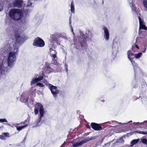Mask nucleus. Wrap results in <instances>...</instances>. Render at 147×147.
<instances>
[{"instance_id": "4c0bfd02", "label": "nucleus", "mask_w": 147, "mask_h": 147, "mask_svg": "<svg viewBox=\"0 0 147 147\" xmlns=\"http://www.w3.org/2000/svg\"><path fill=\"white\" fill-rule=\"evenodd\" d=\"M132 122V121H129L128 122L126 123H119V122H117V123H118L121 124H122V125H125L126 124H128L129 123H131V122Z\"/></svg>"}, {"instance_id": "9d476101", "label": "nucleus", "mask_w": 147, "mask_h": 147, "mask_svg": "<svg viewBox=\"0 0 147 147\" xmlns=\"http://www.w3.org/2000/svg\"><path fill=\"white\" fill-rule=\"evenodd\" d=\"M138 18L139 20V32H141V30H147V27L145 26L143 21L142 20L140 17L138 16Z\"/></svg>"}, {"instance_id": "473e14b6", "label": "nucleus", "mask_w": 147, "mask_h": 147, "mask_svg": "<svg viewBox=\"0 0 147 147\" xmlns=\"http://www.w3.org/2000/svg\"><path fill=\"white\" fill-rule=\"evenodd\" d=\"M0 122L1 123L3 122H7V121L5 119H0Z\"/></svg>"}, {"instance_id": "09e8293b", "label": "nucleus", "mask_w": 147, "mask_h": 147, "mask_svg": "<svg viewBox=\"0 0 147 147\" xmlns=\"http://www.w3.org/2000/svg\"><path fill=\"white\" fill-rule=\"evenodd\" d=\"M145 10L147 11V7L145 8Z\"/></svg>"}, {"instance_id": "7ed1b4c3", "label": "nucleus", "mask_w": 147, "mask_h": 147, "mask_svg": "<svg viewBox=\"0 0 147 147\" xmlns=\"http://www.w3.org/2000/svg\"><path fill=\"white\" fill-rule=\"evenodd\" d=\"M21 11L18 9H13L9 12V14L10 18L15 21H17L19 22L21 21L23 11L24 12V9Z\"/></svg>"}, {"instance_id": "6ab92c4d", "label": "nucleus", "mask_w": 147, "mask_h": 147, "mask_svg": "<svg viewBox=\"0 0 147 147\" xmlns=\"http://www.w3.org/2000/svg\"><path fill=\"white\" fill-rule=\"evenodd\" d=\"M130 7L131 9V10L133 13L134 14H137L138 16V13H137V11L136 9V7L134 5H132L130 6Z\"/></svg>"}, {"instance_id": "f03ea898", "label": "nucleus", "mask_w": 147, "mask_h": 147, "mask_svg": "<svg viewBox=\"0 0 147 147\" xmlns=\"http://www.w3.org/2000/svg\"><path fill=\"white\" fill-rule=\"evenodd\" d=\"M21 32V30L20 28H14L13 30L11 31L10 32L9 35L10 37L13 40V38H15L16 41V43L13 42L19 47V46L17 43L20 45L22 43L24 42L27 39V38L25 36H22L20 37V34ZM13 42H11V41L9 42L7 45L5 46L4 47L9 45L10 43Z\"/></svg>"}, {"instance_id": "f3484780", "label": "nucleus", "mask_w": 147, "mask_h": 147, "mask_svg": "<svg viewBox=\"0 0 147 147\" xmlns=\"http://www.w3.org/2000/svg\"><path fill=\"white\" fill-rule=\"evenodd\" d=\"M134 71L135 76L136 77V75H140L142 74V71L141 69L137 66L134 68Z\"/></svg>"}, {"instance_id": "4be33fe9", "label": "nucleus", "mask_w": 147, "mask_h": 147, "mask_svg": "<svg viewBox=\"0 0 147 147\" xmlns=\"http://www.w3.org/2000/svg\"><path fill=\"white\" fill-rule=\"evenodd\" d=\"M144 138V137L141 139V141L140 142V143H142L144 145L147 146V140Z\"/></svg>"}, {"instance_id": "dca6fc26", "label": "nucleus", "mask_w": 147, "mask_h": 147, "mask_svg": "<svg viewBox=\"0 0 147 147\" xmlns=\"http://www.w3.org/2000/svg\"><path fill=\"white\" fill-rule=\"evenodd\" d=\"M44 72L47 73H50L53 71V69L51 68L48 64H46L44 69Z\"/></svg>"}, {"instance_id": "f257e3e1", "label": "nucleus", "mask_w": 147, "mask_h": 147, "mask_svg": "<svg viewBox=\"0 0 147 147\" xmlns=\"http://www.w3.org/2000/svg\"><path fill=\"white\" fill-rule=\"evenodd\" d=\"M19 47L12 42L0 49V77L13 67L16 60Z\"/></svg>"}, {"instance_id": "cd10ccee", "label": "nucleus", "mask_w": 147, "mask_h": 147, "mask_svg": "<svg viewBox=\"0 0 147 147\" xmlns=\"http://www.w3.org/2000/svg\"><path fill=\"white\" fill-rule=\"evenodd\" d=\"M80 34L81 35V36H82L83 38V40H84L83 43L84 44H85V41L86 40V39L85 37L84 36L83 34L81 31H80Z\"/></svg>"}, {"instance_id": "c756f323", "label": "nucleus", "mask_w": 147, "mask_h": 147, "mask_svg": "<svg viewBox=\"0 0 147 147\" xmlns=\"http://www.w3.org/2000/svg\"><path fill=\"white\" fill-rule=\"evenodd\" d=\"M42 82L45 83L46 85H47V86L48 87V88H49V85H51V84H49L48 82V81H47V80H44L42 81Z\"/></svg>"}, {"instance_id": "37998d69", "label": "nucleus", "mask_w": 147, "mask_h": 147, "mask_svg": "<svg viewBox=\"0 0 147 147\" xmlns=\"http://www.w3.org/2000/svg\"><path fill=\"white\" fill-rule=\"evenodd\" d=\"M86 127L87 128H90V126L88 125H86Z\"/></svg>"}, {"instance_id": "393cba45", "label": "nucleus", "mask_w": 147, "mask_h": 147, "mask_svg": "<svg viewBox=\"0 0 147 147\" xmlns=\"http://www.w3.org/2000/svg\"><path fill=\"white\" fill-rule=\"evenodd\" d=\"M142 53H139L137 54H136L135 55V57L136 59L140 58L142 55Z\"/></svg>"}, {"instance_id": "20e7f679", "label": "nucleus", "mask_w": 147, "mask_h": 147, "mask_svg": "<svg viewBox=\"0 0 147 147\" xmlns=\"http://www.w3.org/2000/svg\"><path fill=\"white\" fill-rule=\"evenodd\" d=\"M39 110L40 116L39 119H38L36 122L34 124L33 127H34L40 125L41 124L40 123L42 117L45 113L44 109L42 105L40 103H37L35 105L34 108V113L36 115H37L38 113V110Z\"/></svg>"}, {"instance_id": "a19ab883", "label": "nucleus", "mask_w": 147, "mask_h": 147, "mask_svg": "<svg viewBox=\"0 0 147 147\" xmlns=\"http://www.w3.org/2000/svg\"><path fill=\"white\" fill-rule=\"evenodd\" d=\"M65 68L66 69V72H67L68 71L67 66L66 64H65Z\"/></svg>"}, {"instance_id": "b1692460", "label": "nucleus", "mask_w": 147, "mask_h": 147, "mask_svg": "<svg viewBox=\"0 0 147 147\" xmlns=\"http://www.w3.org/2000/svg\"><path fill=\"white\" fill-rule=\"evenodd\" d=\"M127 55L128 59L131 58V56L134 55L130 51H129L127 52Z\"/></svg>"}, {"instance_id": "a878e982", "label": "nucleus", "mask_w": 147, "mask_h": 147, "mask_svg": "<svg viewBox=\"0 0 147 147\" xmlns=\"http://www.w3.org/2000/svg\"><path fill=\"white\" fill-rule=\"evenodd\" d=\"M69 25L71 27V31L72 32V33H73V34L74 35L75 34H74V32L73 31V28L71 25V20L70 19V18H69Z\"/></svg>"}, {"instance_id": "2f4dec72", "label": "nucleus", "mask_w": 147, "mask_h": 147, "mask_svg": "<svg viewBox=\"0 0 147 147\" xmlns=\"http://www.w3.org/2000/svg\"><path fill=\"white\" fill-rule=\"evenodd\" d=\"M2 134L4 135V137H10L9 134L8 133H3Z\"/></svg>"}, {"instance_id": "3c124183", "label": "nucleus", "mask_w": 147, "mask_h": 147, "mask_svg": "<svg viewBox=\"0 0 147 147\" xmlns=\"http://www.w3.org/2000/svg\"><path fill=\"white\" fill-rule=\"evenodd\" d=\"M62 147V146H61V147Z\"/></svg>"}, {"instance_id": "aec40b11", "label": "nucleus", "mask_w": 147, "mask_h": 147, "mask_svg": "<svg viewBox=\"0 0 147 147\" xmlns=\"http://www.w3.org/2000/svg\"><path fill=\"white\" fill-rule=\"evenodd\" d=\"M139 139H134L132 140L130 142L131 146H133L134 145L138 143L139 141Z\"/></svg>"}, {"instance_id": "8fccbe9b", "label": "nucleus", "mask_w": 147, "mask_h": 147, "mask_svg": "<svg viewBox=\"0 0 147 147\" xmlns=\"http://www.w3.org/2000/svg\"><path fill=\"white\" fill-rule=\"evenodd\" d=\"M121 140L123 141V140L122 138H121Z\"/></svg>"}, {"instance_id": "49530a36", "label": "nucleus", "mask_w": 147, "mask_h": 147, "mask_svg": "<svg viewBox=\"0 0 147 147\" xmlns=\"http://www.w3.org/2000/svg\"><path fill=\"white\" fill-rule=\"evenodd\" d=\"M80 44H81V47H83V44L82 43V42H80Z\"/></svg>"}, {"instance_id": "a18cd8bd", "label": "nucleus", "mask_w": 147, "mask_h": 147, "mask_svg": "<svg viewBox=\"0 0 147 147\" xmlns=\"http://www.w3.org/2000/svg\"><path fill=\"white\" fill-rule=\"evenodd\" d=\"M133 123H134H134H135V124H139V123H139V122H136H136H134Z\"/></svg>"}, {"instance_id": "ea45409f", "label": "nucleus", "mask_w": 147, "mask_h": 147, "mask_svg": "<svg viewBox=\"0 0 147 147\" xmlns=\"http://www.w3.org/2000/svg\"><path fill=\"white\" fill-rule=\"evenodd\" d=\"M135 46L136 47L137 49H139V47L137 45V40H136V42L135 43Z\"/></svg>"}, {"instance_id": "c9c22d12", "label": "nucleus", "mask_w": 147, "mask_h": 147, "mask_svg": "<svg viewBox=\"0 0 147 147\" xmlns=\"http://www.w3.org/2000/svg\"><path fill=\"white\" fill-rule=\"evenodd\" d=\"M37 86H38L41 87H44V85L42 83H37L36 84Z\"/></svg>"}, {"instance_id": "0eeeda50", "label": "nucleus", "mask_w": 147, "mask_h": 147, "mask_svg": "<svg viewBox=\"0 0 147 147\" xmlns=\"http://www.w3.org/2000/svg\"><path fill=\"white\" fill-rule=\"evenodd\" d=\"M92 139L93 138L92 137L90 138L88 137L84 139L78 143H74V142H71V143L73 144L71 146V147H79Z\"/></svg>"}, {"instance_id": "72a5a7b5", "label": "nucleus", "mask_w": 147, "mask_h": 147, "mask_svg": "<svg viewBox=\"0 0 147 147\" xmlns=\"http://www.w3.org/2000/svg\"><path fill=\"white\" fill-rule=\"evenodd\" d=\"M57 58H55V59H54L53 58L52 60L53 61V63L54 64H56L57 63L58 61L57 60Z\"/></svg>"}, {"instance_id": "a211bd4d", "label": "nucleus", "mask_w": 147, "mask_h": 147, "mask_svg": "<svg viewBox=\"0 0 147 147\" xmlns=\"http://www.w3.org/2000/svg\"><path fill=\"white\" fill-rule=\"evenodd\" d=\"M21 124H22V123H17L15 124L14 125V126L16 127L17 130L18 131H20L22 129L28 126L27 124H26L25 125L22 126H18V125Z\"/></svg>"}, {"instance_id": "bb28decb", "label": "nucleus", "mask_w": 147, "mask_h": 147, "mask_svg": "<svg viewBox=\"0 0 147 147\" xmlns=\"http://www.w3.org/2000/svg\"><path fill=\"white\" fill-rule=\"evenodd\" d=\"M129 59L130 61L131 62L132 64L133 65V67H134H134H136V66H137V65L135 63V62L134 61H133L131 59V58H130V59Z\"/></svg>"}, {"instance_id": "ddd939ff", "label": "nucleus", "mask_w": 147, "mask_h": 147, "mask_svg": "<svg viewBox=\"0 0 147 147\" xmlns=\"http://www.w3.org/2000/svg\"><path fill=\"white\" fill-rule=\"evenodd\" d=\"M20 101L22 102L25 103L26 104L28 101V97L27 94L25 93H23L21 95Z\"/></svg>"}, {"instance_id": "2eb2a0df", "label": "nucleus", "mask_w": 147, "mask_h": 147, "mask_svg": "<svg viewBox=\"0 0 147 147\" xmlns=\"http://www.w3.org/2000/svg\"><path fill=\"white\" fill-rule=\"evenodd\" d=\"M91 125L93 129L95 130L98 131L102 129V127L99 124L94 123H92Z\"/></svg>"}, {"instance_id": "e433bc0d", "label": "nucleus", "mask_w": 147, "mask_h": 147, "mask_svg": "<svg viewBox=\"0 0 147 147\" xmlns=\"http://www.w3.org/2000/svg\"><path fill=\"white\" fill-rule=\"evenodd\" d=\"M32 94L33 96H34L35 95V93L36 92V89H32Z\"/></svg>"}, {"instance_id": "412c9836", "label": "nucleus", "mask_w": 147, "mask_h": 147, "mask_svg": "<svg viewBox=\"0 0 147 147\" xmlns=\"http://www.w3.org/2000/svg\"><path fill=\"white\" fill-rule=\"evenodd\" d=\"M60 34L59 38H62L63 39H64L65 40H67L68 39L67 36H66L65 33H62L61 34L59 33Z\"/></svg>"}, {"instance_id": "f704fd0d", "label": "nucleus", "mask_w": 147, "mask_h": 147, "mask_svg": "<svg viewBox=\"0 0 147 147\" xmlns=\"http://www.w3.org/2000/svg\"><path fill=\"white\" fill-rule=\"evenodd\" d=\"M128 1L130 5V6H131V5H134V0H128Z\"/></svg>"}, {"instance_id": "c03bdc74", "label": "nucleus", "mask_w": 147, "mask_h": 147, "mask_svg": "<svg viewBox=\"0 0 147 147\" xmlns=\"http://www.w3.org/2000/svg\"><path fill=\"white\" fill-rule=\"evenodd\" d=\"M146 51V48H145L144 50L142 51L143 53H145Z\"/></svg>"}, {"instance_id": "423d86ee", "label": "nucleus", "mask_w": 147, "mask_h": 147, "mask_svg": "<svg viewBox=\"0 0 147 147\" xmlns=\"http://www.w3.org/2000/svg\"><path fill=\"white\" fill-rule=\"evenodd\" d=\"M33 45L36 47H42L45 46L44 41L39 37H37L34 40Z\"/></svg>"}, {"instance_id": "6e6552de", "label": "nucleus", "mask_w": 147, "mask_h": 147, "mask_svg": "<svg viewBox=\"0 0 147 147\" xmlns=\"http://www.w3.org/2000/svg\"><path fill=\"white\" fill-rule=\"evenodd\" d=\"M35 76L36 78H33L30 84L31 85L42 80L45 75L43 72H42L40 74L38 78H37V77L38 76V75L35 74Z\"/></svg>"}, {"instance_id": "c85d7f7f", "label": "nucleus", "mask_w": 147, "mask_h": 147, "mask_svg": "<svg viewBox=\"0 0 147 147\" xmlns=\"http://www.w3.org/2000/svg\"><path fill=\"white\" fill-rule=\"evenodd\" d=\"M137 132L138 134H142L143 135L147 134V131H138Z\"/></svg>"}, {"instance_id": "de8ad7c7", "label": "nucleus", "mask_w": 147, "mask_h": 147, "mask_svg": "<svg viewBox=\"0 0 147 147\" xmlns=\"http://www.w3.org/2000/svg\"><path fill=\"white\" fill-rule=\"evenodd\" d=\"M101 102H105V100H101Z\"/></svg>"}, {"instance_id": "1a4fd4ad", "label": "nucleus", "mask_w": 147, "mask_h": 147, "mask_svg": "<svg viewBox=\"0 0 147 147\" xmlns=\"http://www.w3.org/2000/svg\"><path fill=\"white\" fill-rule=\"evenodd\" d=\"M49 88L51 92L54 97L55 98L57 96V94L59 92V90L57 89V87L52 85H49Z\"/></svg>"}, {"instance_id": "f8f14e48", "label": "nucleus", "mask_w": 147, "mask_h": 147, "mask_svg": "<svg viewBox=\"0 0 147 147\" xmlns=\"http://www.w3.org/2000/svg\"><path fill=\"white\" fill-rule=\"evenodd\" d=\"M51 46L50 45V54L51 56L54 59H57V53L56 51L54 50L53 49L55 48L54 45H52L51 47Z\"/></svg>"}, {"instance_id": "39448f33", "label": "nucleus", "mask_w": 147, "mask_h": 147, "mask_svg": "<svg viewBox=\"0 0 147 147\" xmlns=\"http://www.w3.org/2000/svg\"><path fill=\"white\" fill-rule=\"evenodd\" d=\"M60 34L58 33H56L50 35L49 41L51 46L54 45V44L55 43L57 45H60L61 39L59 38H58Z\"/></svg>"}, {"instance_id": "79ce46f5", "label": "nucleus", "mask_w": 147, "mask_h": 147, "mask_svg": "<svg viewBox=\"0 0 147 147\" xmlns=\"http://www.w3.org/2000/svg\"><path fill=\"white\" fill-rule=\"evenodd\" d=\"M3 10V6L1 4H0V11Z\"/></svg>"}, {"instance_id": "4468645a", "label": "nucleus", "mask_w": 147, "mask_h": 147, "mask_svg": "<svg viewBox=\"0 0 147 147\" xmlns=\"http://www.w3.org/2000/svg\"><path fill=\"white\" fill-rule=\"evenodd\" d=\"M23 4V2L21 0H15L13 3V7L20 8Z\"/></svg>"}, {"instance_id": "58836bf2", "label": "nucleus", "mask_w": 147, "mask_h": 147, "mask_svg": "<svg viewBox=\"0 0 147 147\" xmlns=\"http://www.w3.org/2000/svg\"><path fill=\"white\" fill-rule=\"evenodd\" d=\"M0 139H1L2 140H5V138L4 136L2 134V135L0 136Z\"/></svg>"}, {"instance_id": "5701e85b", "label": "nucleus", "mask_w": 147, "mask_h": 147, "mask_svg": "<svg viewBox=\"0 0 147 147\" xmlns=\"http://www.w3.org/2000/svg\"><path fill=\"white\" fill-rule=\"evenodd\" d=\"M70 7H71V12L74 13V3L73 1L71 2V5H70Z\"/></svg>"}, {"instance_id": "9b49d317", "label": "nucleus", "mask_w": 147, "mask_h": 147, "mask_svg": "<svg viewBox=\"0 0 147 147\" xmlns=\"http://www.w3.org/2000/svg\"><path fill=\"white\" fill-rule=\"evenodd\" d=\"M102 29L104 31V37L105 40L108 41L109 39V31L107 28L105 26H104L102 27Z\"/></svg>"}, {"instance_id": "7c9ffc66", "label": "nucleus", "mask_w": 147, "mask_h": 147, "mask_svg": "<svg viewBox=\"0 0 147 147\" xmlns=\"http://www.w3.org/2000/svg\"><path fill=\"white\" fill-rule=\"evenodd\" d=\"M143 3L145 8L147 7V0H143Z\"/></svg>"}]
</instances>
